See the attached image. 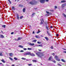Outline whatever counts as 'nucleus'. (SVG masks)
Here are the masks:
<instances>
[{
	"label": "nucleus",
	"instance_id": "nucleus-1",
	"mask_svg": "<svg viewBox=\"0 0 66 66\" xmlns=\"http://www.w3.org/2000/svg\"><path fill=\"white\" fill-rule=\"evenodd\" d=\"M36 54L38 56V57H40V58H42V57L43 56H44V54H43V53H42L40 52H38L36 53Z\"/></svg>",
	"mask_w": 66,
	"mask_h": 66
},
{
	"label": "nucleus",
	"instance_id": "nucleus-2",
	"mask_svg": "<svg viewBox=\"0 0 66 66\" xmlns=\"http://www.w3.org/2000/svg\"><path fill=\"white\" fill-rule=\"evenodd\" d=\"M36 3H37V1H32L30 2V4L32 5H35Z\"/></svg>",
	"mask_w": 66,
	"mask_h": 66
},
{
	"label": "nucleus",
	"instance_id": "nucleus-3",
	"mask_svg": "<svg viewBox=\"0 0 66 66\" xmlns=\"http://www.w3.org/2000/svg\"><path fill=\"white\" fill-rule=\"evenodd\" d=\"M30 53L31 52H28L27 53H25V54H24V55H30Z\"/></svg>",
	"mask_w": 66,
	"mask_h": 66
},
{
	"label": "nucleus",
	"instance_id": "nucleus-4",
	"mask_svg": "<svg viewBox=\"0 0 66 66\" xmlns=\"http://www.w3.org/2000/svg\"><path fill=\"white\" fill-rule=\"evenodd\" d=\"M40 21L41 22H40V25H42V24H43V22H44V20L43 19H42L40 20Z\"/></svg>",
	"mask_w": 66,
	"mask_h": 66
},
{
	"label": "nucleus",
	"instance_id": "nucleus-5",
	"mask_svg": "<svg viewBox=\"0 0 66 66\" xmlns=\"http://www.w3.org/2000/svg\"><path fill=\"white\" fill-rule=\"evenodd\" d=\"M46 13H47V14H46L45 15L46 16H49V15H50V13H49V12L46 11Z\"/></svg>",
	"mask_w": 66,
	"mask_h": 66
},
{
	"label": "nucleus",
	"instance_id": "nucleus-6",
	"mask_svg": "<svg viewBox=\"0 0 66 66\" xmlns=\"http://www.w3.org/2000/svg\"><path fill=\"white\" fill-rule=\"evenodd\" d=\"M40 2L42 3H44V2H45V0H40Z\"/></svg>",
	"mask_w": 66,
	"mask_h": 66
},
{
	"label": "nucleus",
	"instance_id": "nucleus-7",
	"mask_svg": "<svg viewBox=\"0 0 66 66\" xmlns=\"http://www.w3.org/2000/svg\"><path fill=\"white\" fill-rule=\"evenodd\" d=\"M29 45H30V46H34L35 45V44L34 43H29Z\"/></svg>",
	"mask_w": 66,
	"mask_h": 66
},
{
	"label": "nucleus",
	"instance_id": "nucleus-8",
	"mask_svg": "<svg viewBox=\"0 0 66 66\" xmlns=\"http://www.w3.org/2000/svg\"><path fill=\"white\" fill-rule=\"evenodd\" d=\"M47 35H48L49 36H51V34H50V33H49V31H47Z\"/></svg>",
	"mask_w": 66,
	"mask_h": 66
},
{
	"label": "nucleus",
	"instance_id": "nucleus-9",
	"mask_svg": "<svg viewBox=\"0 0 66 66\" xmlns=\"http://www.w3.org/2000/svg\"><path fill=\"white\" fill-rule=\"evenodd\" d=\"M22 39V37H18V39L17 40V41H18V40H21Z\"/></svg>",
	"mask_w": 66,
	"mask_h": 66
},
{
	"label": "nucleus",
	"instance_id": "nucleus-10",
	"mask_svg": "<svg viewBox=\"0 0 66 66\" xmlns=\"http://www.w3.org/2000/svg\"><path fill=\"white\" fill-rule=\"evenodd\" d=\"M37 47H43V45L42 44L38 45H36Z\"/></svg>",
	"mask_w": 66,
	"mask_h": 66
},
{
	"label": "nucleus",
	"instance_id": "nucleus-11",
	"mask_svg": "<svg viewBox=\"0 0 66 66\" xmlns=\"http://www.w3.org/2000/svg\"><path fill=\"white\" fill-rule=\"evenodd\" d=\"M30 55H31V56H35V55H34V54H33V53L31 54L30 53Z\"/></svg>",
	"mask_w": 66,
	"mask_h": 66
},
{
	"label": "nucleus",
	"instance_id": "nucleus-12",
	"mask_svg": "<svg viewBox=\"0 0 66 66\" xmlns=\"http://www.w3.org/2000/svg\"><path fill=\"white\" fill-rule=\"evenodd\" d=\"M46 28L47 30H49V26H46Z\"/></svg>",
	"mask_w": 66,
	"mask_h": 66
},
{
	"label": "nucleus",
	"instance_id": "nucleus-13",
	"mask_svg": "<svg viewBox=\"0 0 66 66\" xmlns=\"http://www.w3.org/2000/svg\"><path fill=\"white\" fill-rule=\"evenodd\" d=\"M1 38H4V36L2 35H0Z\"/></svg>",
	"mask_w": 66,
	"mask_h": 66
},
{
	"label": "nucleus",
	"instance_id": "nucleus-14",
	"mask_svg": "<svg viewBox=\"0 0 66 66\" xmlns=\"http://www.w3.org/2000/svg\"><path fill=\"white\" fill-rule=\"evenodd\" d=\"M13 55V54L12 53H10L9 54V55H10V56H12Z\"/></svg>",
	"mask_w": 66,
	"mask_h": 66
},
{
	"label": "nucleus",
	"instance_id": "nucleus-15",
	"mask_svg": "<svg viewBox=\"0 0 66 66\" xmlns=\"http://www.w3.org/2000/svg\"><path fill=\"white\" fill-rule=\"evenodd\" d=\"M18 46L19 47L21 48H23V46H22L20 45H19Z\"/></svg>",
	"mask_w": 66,
	"mask_h": 66
},
{
	"label": "nucleus",
	"instance_id": "nucleus-16",
	"mask_svg": "<svg viewBox=\"0 0 66 66\" xmlns=\"http://www.w3.org/2000/svg\"><path fill=\"white\" fill-rule=\"evenodd\" d=\"M37 41V40H32V43H36V42Z\"/></svg>",
	"mask_w": 66,
	"mask_h": 66
},
{
	"label": "nucleus",
	"instance_id": "nucleus-17",
	"mask_svg": "<svg viewBox=\"0 0 66 66\" xmlns=\"http://www.w3.org/2000/svg\"><path fill=\"white\" fill-rule=\"evenodd\" d=\"M45 38L46 39V40L48 41V40H49V39H48V38L47 37H45Z\"/></svg>",
	"mask_w": 66,
	"mask_h": 66
},
{
	"label": "nucleus",
	"instance_id": "nucleus-18",
	"mask_svg": "<svg viewBox=\"0 0 66 66\" xmlns=\"http://www.w3.org/2000/svg\"><path fill=\"white\" fill-rule=\"evenodd\" d=\"M12 9L13 11H15V7H12Z\"/></svg>",
	"mask_w": 66,
	"mask_h": 66
},
{
	"label": "nucleus",
	"instance_id": "nucleus-19",
	"mask_svg": "<svg viewBox=\"0 0 66 66\" xmlns=\"http://www.w3.org/2000/svg\"><path fill=\"white\" fill-rule=\"evenodd\" d=\"M1 61L2 62H3L4 63H5V61L3 59L1 60Z\"/></svg>",
	"mask_w": 66,
	"mask_h": 66
},
{
	"label": "nucleus",
	"instance_id": "nucleus-20",
	"mask_svg": "<svg viewBox=\"0 0 66 66\" xmlns=\"http://www.w3.org/2000/svg\"><path fill=\"white\" fill-rule=\"evenodd\" d=\"M17 19H18L19 20V15H17Z\"/></svg>",
	"mask_w": 66,
	"mask_h": 66
},
{
	"label": "nucleus",
	"instance_id": "nucleus-21",
	"mask_svg": "<svg viewBox=\"0 0 66 66\" xmlns=\"http://www.w3.org/2000/svg\"><path fill=\"white\" fill-rule=\"evenodd\" d=\"M14 60H18V58L16 57H14Z\"/></svg>",
	"mask_w": 66,
	"mask_h": 66
},
{
	"label": "nucleus",
	"instance_id": "nucleus-22",
	"mask_svg": "<svg viewBox=\"0 0 66 66\" xmlns=\"http://www.w3.org/2000/svg\"><path fill=\"white\" fill-rule=\"evenodd\" d=\"M55 59L56 60L57 59H58V56H57V55H56L55 56Z\"/></svg>",
	"mask_w": 66,
	"mask_h": 66
},
{
	"label": "nucleus",
	"instance_id": "nucleus-23",
	"mask_svg": "<svg viewBox=\"0 0 66 66\" xmlns=\"http://www.w3.org/2000/svg\"><path fill=\"white\" fill-rule=\"evenodd\" d=\"M61 61L62 62H65V60H64V59H61Z\"/></svg>",
	"mask_w": 66,
	"mask_h": 66
},
{
	"label": "nucleus",
	"instance_id": "nucleus-24",
	"mask_svg": "<svg viewBox=\"0 0 66 66\" xmlns=\"http://www.w3.org/2000/svg\"><path fill=\"white\" fill-rule=\"evenodd\" d=\"M21 59H22V60H27V59H26V58H23V57H22L21 58Z\"/></svg>",
	"mask_w": 66,
	"mask_h": 66
},
{
	"label": "nucleus",
	"instance_id": "nucleus-25",
	"mask_svg": "<svg viewBox=\"0 0 66 66\" xmlns=\"http://www.w3.org/2000/svg\"><path fill=\"white\" fill-rule=\"evenodd\" d=\"M25 10H26V9H25L24 8L23 9V11L24 13V12H25Z\"/></svg>",
	"mask_w": 66,
	"mask_h": 66
},
{
	"label": "nucleus",
	"instance_id": "nucleus-26",
	"mask_svg": "<svg viewBox=\"0 0 66 66\" xmlns=\"http://www.w3.org/2000/svg\"><path fill=\"white\" fill-rule=\"evenodd\" d=\"M9 59H10V60H11V61H13V59H12V58H11L10 57H9Z\"/></svg>",
	"mask_w": 66,
	"mask_h": 66
},
{
	"label": "nucleus",
	"instance_id": "nucleus-27",
	"mask_svg": "<svg viewBox=\"0 0 66 66\" xmlns=\"http://www.w3.org/2000/svg\"><path fill=\"white\" fill-rule=\"evenodd\" d=\"M65 2H66V1H61V3H64Z\"/></svg>",
	"mask_w": 66,
	"mask_h": 66
},
{
	"label": "nucleus",
	"instance_id": "nucleus-28",
	"mask_svg": "<svg viewBox=\"0 0 66 66\" xmlns=\"http://www.w3.org/2000/svg\"><path fill=\"white\" fill-rule=\"evenodd\" d=\"M28 50H32V48H27Z\"/></svg>",
	"mask_w": 66,
	"mask_h": 66
},
{
	"label": "nucleus",
	"instance_id": "nucleus-29",
	"mask_svg": "<svg viewBox=\"0 0 66 66\" xmlns=\"http://www.w3.org/2000/svg\"><path fill=\"white\" fill-rule=\"evenodd\" d=\"M63 15H64V17H65V18H66V15H65L64 13H63Z\"/></svg>",
	"mask_w": 66,
	"mask_h": 66
},
{
	"label": "nucleus",
	"instance_id": "nucleus-30",
	"mask_svg": "<svg viewBox=\"0 0 66 66\" xmlns=\"http://www.w3.org/2000/svg\"><path fill=\"white\" fill-rule=\"evenodd\" d=\"M56 60H57V61H60V59H59V58H57L56 59Z\"/></svg>",
	"mask_w": 66,
	"mask_h": 66
},
{
	"label": "nucleus",
	"instance_id": "nucleus-31",
	"mask_svg": "<svg viewBox=\"0 0 66 66\" xmlns=\"http://www.w3.org/2000/svg\"><path fill=\"white\" fill-rule=\"evenodd\" d=\"M5 27H6V26L4 25L2 26V27H4V28H5Z\"/></svg>",
	"mask_w": 66,
	"mask_h": 66
},
{
	"label": "nucleus",
	"instance_id": "nucleus-32",
	"mask_svg": "<svg viewBox=\"0 0 66 66\" xmlns=\"http://www.w3.org/2000/svg\"><path fill=\"white\" fill-rule=\"evenodd\" d=\"M0 56H3V55L1 53H0Z\"/></svg>",
	"mask_w": 66,
	"mask_h": 66
},
{
	"label": "nucleus",
	"instance_id": "nucleus-33",
	"mask_svg": "<svg viewBox=\"0 0 66 66\" xmlns=\"http://www.w3.org/2000/svg\"><path fill=\"white\" fill-rule=\"evenodd\" d=\"M35 37H36V38H39V37H38V36L36 35L35 36Z\"/></svg>",
	"mask_w": 66,
	"mask_h": 66
},
{
	"label": "nucleus",
	"instance_id": "nucleus-34",
	"mask_svg": "<svg viewBox=\"0 0 66 66\" xmlns=\"http://www.w3.org/2000/svg\"><path fill=\"white\" fill-rule=\"evenodd\" d=\"M33 62H36V60H32Z\"/></svg>",
	"mask_w": 66,
	"mask_h": 66
},
{
	"label": "nucleus",
	"instance_id": "nucleus-35",
	"mask_svg": "<svg viewBox=\"0 0 66 66\" xmlns=\"http://www.w3.org/2000/svg\"><path fill=\"white\" fill-rule=\"evenodd\" d=\"M52 61L53 62H54V63H56V61L55 60H53Z\"/></svg>",
	"mask_w": 66,
	"mask_h": 66
},
{
	"label": "nucleus",
	"instance_id": "nucleus-36",
	"mask_svg": "<svg viewBox=\"0 0 66 66\" xmlns=\"http://www.w3.org/2000/svg\"><path fill=\"white\" fill-rule=\"evenodd\" d=\"M37 43L38 44H41V43H40V42H39L38 41L37 42Z\"/></svg>",
	"mask_w": 66,
	"mask_h": 66
},
{
	"label": "nucleus",
	"instance_id": "nucleus-37",
	"mask_svg": "<svg viewBox=\"0 0 66 66\" xmlns=\"http://www.w3.org/2000/svg\"><path fill=\"white\" fill-rule=\"evenodd\" d=\"M35 13H33L32 15V16H33L34 15H35Z\"/></svg>",
	"mask_w": 66,
	"mask_h": 66
},
{
	"label": "nucleus",
	"instance_id": "nucleus-38",
	"mask_svg": "<svg viewBox=\"0 0 66 66\" xmlns=\"http://www.w3.org/2000/svg\"><path fill=\"white\" fill-rule=\"evenodd\" d=\"M51 57H49V59H48V60H51Z\"/></svg>",
	"mask_w": 66,
	"mask_h": 66
},
{
	"label": "nucleus",
	"instance_id": "nucleus-39",
	"mask_svg": "<svg viewBox=\"0 0 66 66\" xmlns=\"http://www.w3.org/2000/svg\"><path fill=\"white\" fill-rule=\"evenodd\" d=\"M20 52H24V51L23 50H21L20 51Z\"/></svg>",
	"mask_w": 66,
	"mask_h": 66
},
{
	"label": "nucleus",
	"instance_id": "nucleus-40",
	"mask_svg": "<svg viewBox=\"0 0 66 66\" xmlns=\"http://www.w3.org/2000/svg\"><path fill=\"white\" fill-rule=\"evenodd\" d=\"M19 6H22V5L21 4H19Z\"/></svg>",
	"mask_w": 66,
	"mask_h": 66
},
{
	"label": "nucleus",
	"instance_id": "nucleus-41",
	"mask_svg": "<svg viewBox=\"0 0 66 66\" xmlns=\"http://www.w3.org/2000/svg\"><path fill=\"white\" fill-rule=\"evenodd\" d=\"M55 9H57V6H55Z\"/></svg>",
	"mask_w": 66,
	"mask_h": 66
},
{
	"label": "nucleus",
	"instance_id": "nucleus-42",
	"mask_svg": "<svg viewBox=\"0 0 66 66\" xmlns=\"http://www.w3.org/2000/svg\"><path fill=\"white\" fill-rule=\"evenodd\" d=\"M31 65H32V64H28L29 66H31Z\"/></svg>",
	"mask_w": 66,
	"mask_h": 66
},
{
	"label": "nucleus",
	"instance_id": "nucleus-43",
	"mask_svg": "<svg viewBox=\"0 0 66 66\" xmlns=\"http://www.w3.org/2000/svg\"><path fill=\"white\" fill-rule=\"evenodd\" d=\"M63 53H66V51H63Z\"/></svg>",
	"mask_w": 66,
	"mask_h": 66
},
{
	"label": "nucleus",
	"instance_id": "nucleus-44",
	"mask_svg": "<svg viewBox=\"0 0 66 66\" xmlns=\"http://www.w3.org/2000/svg\"><path fill=\"white\" fill-rule=\"evenodd\" d=\"M40 31H39L38 32H37V34H38V33H40Z\"/></svg>",
	"mask_w": 66,
	"mask_h": 66
},
{
	"label": "nucleus",
	"instance_id": "nucleus-45",
	"mask_svg": "<svg viewBox=\"0 0 66 66\" xmlns=\"http://www.w3.org/2000/svg\"><path fill=\"white\" fill-rule=\"evenodd\" d=\"M51 49H53V46H52L51 47Z\"/></svg>",
	"mask_w": 66,
	"mask_h": 66
},
{
	"label": "nucleus",
	"instance_id": "nucleus-46",
	"mask_svg": "<svg viewBox=\"0 0 66 66\" xmlns=\"http://www.w3.org/2000/svg\"><path fill=\"white\" fill-rule=\"evenodd\" d=\"M23 49H24V50H27V48H24Z\"/></svg>",
	"mask_w": 66,
	"mask_h": 66
},
{
	"label": "nucleus",
	"instance_id": "nucleus-47",
	"mask_svg": "<svg viewBox=\"0 0 66 66\" xmlns=\"http://www.w3.org/2000/svg\"><path fill=\"white\" fill-rule=\"evenodd\" d=\"M22 17H23V16H21L20 17V18L21 19L22 18Z\"/></svg>",
	"mask_w": 66,
	"mask_h": 66
},
{
	"label": "nucleus",
	"instance_id": "nucleus-48",
	"mask_svg": "<svg viewBox=\"0 0 66 66\" xmlns=\"http://www.w3.org/2000/svg\"><path fill=\"white\" fill-rule=\"evenodd\" d=\"M59 66H61V65H60V64H57Z\"/></svg>",
	"mask_w": 66,
	"mask_h": 66
},
{
	"label": "nucleus",
	"instance_id": "nucleus-49",
	"mask_svg": "<svg viewBox=\"0 0 66 66\" xmlns=\"http://www.w3.org/2000/svg\"><path fill=\"white\" fill-rule=\"evenodd\" d=\"M11 34H14V32H13L11 33Z\"/></svg>",
	"mask_w": 66,
	"mask_h": 66
},
{
	"label": "nucleus",
	"instance_id": "nucleus-50",
	"mask_svg": "<svg viewBox=\"0 0 66 66\" xmlns=\"http://www.w3.org/2000/svg\"><path fill=\"white\" fill-rule=\"evenodd\" d=\"M52 54V55H54V53H53V54Z\"/></svg>",
	"mask_w": 66,
	"mask_h": 66
},
{
	"label": "nucleus",
	"instance_id": "nucleus-51",
	"mask_svg": "<svg viewBox=\"0 0 66 66\" xmlns=\"http://www.w3.org/2000/svg\"><path fill=\"white\" fill-rule=\"evenodd\" d=\"M38 50L39 51H42V50Z\"/></svg>",
	"mask_w": 66,
	"mask_h": 66
},
{
	"label": "nucleus",
	"instance_id": "nucleus-52",
	"mask_svg": "<svg viewBox=\"0 0 66 66\" xmlns=\"http://www.w3.org/2000/svg\"><path fill=\"white\" fill-rule=\"evenodd\" d=\"M9 2L10 3V4H12V2H11V1H9Z\"/></svg>",
	"mask_w": 66,
	"mask_h": 66
},
{
	"label": "nucleus",
	"instance_id": "nucleus-53",
	"mask_svg": "<svg viewBox=\"0 0 66 66\" xmlns=\"http://www.w3.org/2000/svg\"><path fill=\"white\" fill-rule=\"evenodd\" d=\"M46 2H48V1H49V0H46Z\"/></svg>",
	"mask_w": 66,
	"mask_h": 66
},
{
	"label": "nucleus",
	"instance_id": "nucleus-54",
	"mask_svg": "<svg viewBox=\"0 0 66 66\" xmlns=\"http://www.w3.org/2000/svg\"><path fill=\"white\" fill-rule=\"evenodd\" d=\"M50 28H51H51H53V27H52V26H51L50 27Z\"/></svg>",
	"mask_w": 66,
	"mask_h": 66
},
{
	"label": "nucleus",
	"instance_id": "nucleus-55",
	"mask_svg": "<svg viewBox=\"0 0 66 66\" xmlns=\"http://www.w3.org/2000/svg\"><path fill=\"white\" fill-rule=\"evenodd\" d=\"M32 33H33V34H34V31H33Z\"/></svg>",
	"mask_w": 66,
	"mask_h": 66
},
{
	"label": "nucleus",
	"instance_id": "nucleus-56",
	"mask_svg": "<svg viewBox=\"0 0 66 66\" xmlns=\"http://www.w3.org/2000/svg\"><path fill=\"white\" fill-rule=\"evenodd\" d=\"M59 35L58 34L56 35V36H59Z\"/></svg>",
	"mask_w": 66,
	"mask_h": 66
},
{
	"label": "nucleus",
	"instance_id": "nucleus-57",
	"mask_svg": "<svg viewBox=\"0 0 66 66\" xmlns=\"http://www.w3.org/2000/svg\"><path fill=\"white\" fill-rule=\"evenodd\" d=\"M12 66H15V65L12 64Z\"/></svg>",
	"mask_w": 66,
	"mask_h": 66
},
{
	"label": "nucleus",
	"instance_id": "nucleus-58",
	"mask_svg": "<svg viewBox=\"0 0 66 66\" xmlns=\"http://www.w3.org/2000/svg\"><path fill=\"white\" fill-rule=\"evenodd\" d=\"M2 63H0V65H1L2 64Z\"/></svg>",
	"mask_w": 66,
	"mask_h": 66
},
{
	"label": "nucleus",
	"instance_id": "nucleus-59",
	"mask_svg": "<svg viewBox=\"0 0 66 66\" xmlns=\"http://www.w3.org/2000/svg\"><path fill=\"white\" fill-rule=\"evenodd\" d=\"M64 50H66V49H63Z\"/></svg>",
	"mask_w": 66,
	"mask_h": 66
},
{
	"label": "nucleus",
	"instance_id": "nucleus-60",
	"mask_svg": "<svg viewBox=\"0 0 66 66\" xmlns=\"http://www.w3.org/2000/svg\"><path fill=\"white\" fill-rule=\"evenodd\" d=\"M15 40H17V39H15Z\"/></svg>",
	"mask_w": 66,
	"mask_h": 66
},
{
	"label": "nucleus",
	"instance_id": "nucleus-61",
	"mask_svg": "<svg viewBox=\"0 0 66 66\" xmlns=\"http://www.w3.org/2000/svg\"><path fill=\"white\" fill-rule=\"evenodd\" d=\"M1 32H2V33H3V31H1Z\"/></svg>",
	"mask_w": 66,
	"mask_h": 66
},
{
	"label": "nucleus",
	"instance_id": "nucleus-62",
	"mask_svg": "<svg viewBox=\"0 0 66 66\" xmlns=\"http://www.w3.org/2000/svg\"><path fill=\"white\" fill-rule=\"evenodd\" d=\"M8 1H9V2H10V0H8Z\"/></svg>",
	"mask_w": 66,
	"mask_h": 66
},
{
	"label": "nucleus",
	"instance_id": "nucleus-63",
	"mask_svg": "<svg viewBox=\"0 0 66 66\" xmlns=\"http://www.w3.org/2000/svg\"><path fill=\"white\" fill-rule=\"evenodd\" d=\"M41 36V37H43V36Z\"/></svg>",
	"mask_w": 66,
	"mask_h": 66
},
{
	"label": "nucleus",
	"instance_id": "nucleus-64",
	"mask_svg": "<svg viewBox=\"0 0 66 66\" xmlns=\"http://www.w3.org/2000/svg\"><path fill=\"white\" fill-rule=\"evenodd\" d=\"M41 65H42V64H41Z\"/></svg>",
	"mask_w": 66,
	"mask_h": 66
}]
</instances>
